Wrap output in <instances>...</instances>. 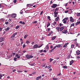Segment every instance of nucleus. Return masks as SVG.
I'll use <instances>...</instances> for the list:
<instances>
[{"instance_id":"obj_1","label":"nucleus","mask_w":80,"mask_h":80,"mask_svg":"<svg viewBox=\"0 0 80 80\" xmlns=\"http://www.w3.org/2000/svg\"><path fill=\"white\" fill-rule=\"evenodd\" d=\"M26 58L28 59H30V58H33V56L32 55H26Z\"/></svg>"},{"instance_id":"obj_2","label":"nucleus","mask_w":80,"mask_h":80,"mask_svg":"<svg viewBox=\"0 0 80 80\" xmlns=\"http://www.w3.org/2000/svg\"><path fill=\"white\" fill-rule=\"evenodd\" d=\"M57 7V4H53L52 6H51V7L53 8H56Z\"/></svg>"},{"instance_id":"obj_3","label":"nucleus","mask_w":80,"mask_h":80,"mask_svg":"<svg viewBox=\"0 0 80 80\" xmlns=\"http://www.w3.org/2000/svg\"><path fill=\"white\" fill-rule=\"evenodd\" d=\"M70 22H74V20H73V18H72V17H70Z\"/></svg>"},{"instance_id":"obj_4","label":"nucleus","mask_w":80,"mask_h":80,"mask_svg":"<svg viewBox=\"0 0 80 80\" xmlns=\"http://www.w3.org/2000/svg\"><path fill=\"white\" fill-rule=\"evenodd\" d=\"M53 34V31H50V32H49V34H48V36H50Z\"/></svg>"},{"instance_id":"obj_5","label":"nucleus","mask_w":80,"mask_h":80,"mask_svg":"<svg viewBox=\"0 0 80 80\" xmlns=\"http://www.w3.org/2000/svg\"><path fill=\"white\" fill-rule=\"evenodd\" d=\"M33 48H38V44H35L33 47Z\"/></svg>"},{"instance_id":"obj_6","label":"nucleus","mask_w":80,"mask_h":80,"mask_svg":"<svg viewBox=\"0 0 80 80\" xmlns=\"http://www.w3.org/2000/svg\"><path fill=\"white\" fill-rule=\"evenodd\" d=\"M57 10H62V9H61V8H57L56 9H55V11L57 12Z\"/></svg>"},{"instance_id":"obj_7","label":"nucleus","mask_w":80,"mask_h":80,"mask_svg":"<svg viewBox=\"0 0 80 80\" xmlns=\"http://www.w3.org/2000/svg\"><path fill=\"white\" fill-rule=\"evenodd\" d=\"M17 17V15L16 14H13L12 15V18H16Z\"/></svg>"},{"instance_id":"obj_8","label":"nucleus","mask_w":80,"mask_h":80,"mask_svg":"<svg viewBox=\"0 0 80 80\" xmlns=\"http://www.w3.org/2000/svg\"><path fill=\"white\" fill-rule=\"evenodd\" d=\"M76 54L78 55H80V51L79 50H78L76 51Z\"/></svg>"},{"instance_id":"obj_9","label":"nucleus","mask_w":80,"mask_h":80,"mask_svg":"<svg viewBox=\"0 0 80 80\" xmlns=\"http://www.w3.org/2000/svg\"><path fill=\"white\" fill-rule=\"evenodd\" d=\"M42 78V76H38L36 78V80H39V79H40V78Z\"/></svg>"},{"instance_id":"obj_10","label":"nucleus","mask_w":80,"mask_h":80,"mask_svg":"<svg viewBox=\"0 0 80 80\" xmlns=\"http://www.w3.org/2000/svg\"><path fill=\"white\" fill-rule=\"evenodd\" d=\"M15 38V36L13 34L11 37H10V38H12L11 39L12 40H14V38Z\"/></svg>"},{"instance_id":"obj_11","label":"nucleus","mask_w":80,"mask_h":80,"mask_svg":"<svg viewBox=\"0 0 80 80\" xmlns=\"http://www.w3.org/2000/svg\"><path fill=\"white\" fill-rule=\"evenodd\" d=\"M56 47H58V48H60V47H62V45L61 44H58L56 45Z\"/></svg>"},{"instance_id":"obj_12","label":"nucleus","mask_w":80,"mask_h":80,"mask_svg":"<svg viewBox=\"0 0 80 80\" xmlns=\"http://www.w3.org/2000/svg\"><path fill=\"white\" fill-rule=\"evenodd\" d=\"M62 33H63L66 34V33H67V30H64L62 32Z\"/></svg>"},{"instance_id":"obj_13","label":"nucleus","mask_w":80,"mask_h":80,"mask_svg":"<svg viewBox=\"0 0 80 80\" xmlns=\"http://www.w3.org/2000/svg\"><path fill=\"white\" fill-rule=\"evenodd\" d=\"M73 62H74V61L73 60H72L71 61H70V65H72V64L73 63Z\"/></svg>"},{"instance_id":"obj_14","label":"nucleus","mask_w":80,"mask_h":80,"mask_svg":"<svg viewBox=\"0 0 80 80\" xmlns=\"http://www.w3.org/2000/svg\"><path fill=\"white\" fill-rule=\"evenodd\" d=\"M60 27H57L56 28V30H58V32H60Z\"/></svg>"},{"instance_id":"obj_15","label":"nucleus","mask_w":80,"mask_h":80,"mask_svg":"<svg viewBox=\"0 0 80 80\" xmlns=\"http://www.w3.org/2000/svg\"><path fill=\"white\" fill-rule=\"evenodd\" d=\"M3 38H0V43L1 42H3Z\"/></svg>"},{"instance_id":"obj_16","label":"nucleus","mask_w":80,"mask_h":80,"mask_svg":"<svg viewBox=\"0 0 80 80\" xmlns=\"http://www.w3.org/2000/svg\"><path fill=\"white\" fill-rule=\"evenodd\" d=\"M63 29H64V27H61V28H60V31H62V30H63Z\"/></svg>"},{"instance_id":"obj_17","label":"nucleus","mask_w":80,"mask_h":80,"mask_svg":"<svg viewBox=\"0 0 80 80\" xmlns=\"http://www.w3.org/2000/svg\"><path fill=\"white\" fill-rule=\"evenodd\" d=\"M68 43H66L63 46V47H66L68 45Z\"/></svg>"},{"instance_id":"obj_18","label":"nucleus","mask_w":80,"mask_h":80,"mask_svg":"<svg viewBox=\"0 0 80 80\" xmlns=\"http://www.w3.org/2000/svg\"><path fill=\"white\" fill-rule=\"evenodd\" d=\"M29 63V65H30L31 66H33V65H35V62L33 63L32 64H30V63Z\"/></svg>"},{"instance_id":"obj_19","label":"nucleus","mask_w":80,"mask_h":80,"mask_svg":"<svg viewBox=\"0 0 80 80\" xmlns=\"http://www.w3.org/2000/svg\"><path fill=\"white\" fill-rule=\"evenodd\" d=\"M56 37H57L56 36H54V37L52 38V40H55L56 38Z\"/></svg>"},{"instance_id":"obj_20","label":"nucleus","mask_w":80,"mask_h":80,"mask_svg":"<svg viewBox=\"0 0 80 80\" xmlns=\"http://www.w3.org/2000/svg\"><path fill=\"white\" fill-rule=\"evenodd\" d=\"M68 19V18H65L63 19L62 21H66Z\"/></svg>"},{"instance_id":"obj_21","label":"nucleus","mask_w":80,"mask_h":80,"mask_svg":"<svg viewBox=\"0 0 80 80\" xmlns=\"http://www.w3.org/2000/svg\"><path fill=\"white\" fill-rule=\"evenodd\" d=\"M62 68H67V66H64L63 67H62Z\"/></svg>"},{"instance_id":"obj_22","label":"nucleus","mask_w":80,"mask_h":80,"mask_svg":"<svg viewBox=\"0 0 80 80\" xmlns=\"http://www.w3.org/2000/svg\"><path fill=\"white\" fill-rule=\"evenodd\" d=\"M80 21L76 23V25H78V24H80Z\"/></svg>"},{"instance_id":"obj_23","label":"nucleus","mask_w":80,"mask_h":80,"mask_svg":"<svg viewBox=\"0 0 80 80\" xmlns=\"http://www.w3.org/2000/svg\"><path fill=\"white\" fill-rule=\"evenodd\" d=\"M9 29H10V28L9 27H8L5 29V30L6 31H8V30H9Z\"/></svg>"},{"instance_id":"obj_24","label":"nucleus","mask_w":80,"mask_h":80,"mask_svg":"<svg viewBox=\"0 0 80 80\" xmlns=\"http://www.w3.org/2000/svg\"><path fill=\"white\" fill-rule=\"evenodd\" d=\"M60 18L58 17H57L56 19V21H57L58 20V19H59Z\"/></svg>"},{"instance_id":"obj_25","label":"nucleus","mask_w":80,"mask_h":80,"mask_svg":"<svg viewBox=\"0 0 80 80\" xmlns=\"http://www.w3.org/2000/svg\"><path fill=\"white\" fill-rule=\"evenodd\" d=\"M58 12H57V11H55L54 12V13L55 15H58Z\"/></svg>"},{"instance_id":"obj_26","label":"nucleus","mask_w":80,"mask_h":80,"mask_svg":"<svg viewBox=\"0 0 80 80\" xmlns=\"http://www.w3.org/2000/svg\"><path fill=\"white\" fill-rule=\"evenodd\" d=\"M49 48V47H48V45H47L46 46V49L47 50H48Z\"/></svg>"},{"instance_id":"obj_27","label":"nucleus","mask_w":80,"mask_h":80,"mask_svg":"<svg viewBox=\"0 0 80 80\" xmlns=\"http://www.w3.org/2000/svg\"><path fill=\"white\" fill-rule=\"evenodd\" d=\"M28 36V35H25V36L24 37V38L25 39L26 38H27V37Z\"/></svg>"},{"instance_id":"obj_28","label":"nucleus","mask_w":80,"mask_h":80,"mask_svg":"<svg viewBox=\"0 0 80 80\" xmlns=\"http://www.w3.org/2000/svg\"><path fill=\"white\" fill-rule=\"evenodd\" d=\"M74 25H75V24H74V23L72 24L71 25V26H70V28H71V27L74 26Z\"/></svg>"},{"instance_id":"obj_29","label":"nucleus","mask_w":80,"mask_h":80,"mask_svg":"<svg viewBox=\"0 0 80 80\" xmlns=\"http://www.w3.org/2000/svg\"><path fill=\"white\" fill-rule=\"evenodd\" d=\"M49 23L47 25V28L48 27H49V26H50V23L49 22H48Z\"/></svg>"},{"instance_id":"obj_30","label":"nucleus","mask_w":80,"mask_h":80,"mask_svg":"<svg viewBox=\"0 0 80 80\" xmlns=\"http://www.w3.org/2000/svg\"><path fill=\"white\" fill-rule=\"evenodd\" d=\"M17 58H13V60H14V61H17Z\"/></svg>"},{"instance_id":"obj_31","label":"nucleus","mask_w":80,"mask_h":80,"mask_svg":"<svg viewBox=\"0 0 80 80\" xmlns=\"http://www.w3.org/2000/svg\"><path fill=\"white\" fill-rule=\"evenodd\" d=\"M43 45V44H42L40 46H38V48H40V47H42Z\"/></svg>"},{"instance_id":"obj_32","label":"nucleus","mask_w":80,"mask_h":80,"mask_svg":"<svg viewBox=\"0 0 80 80\" xmlns=\"http://www.w3.org/2000/svg\"><path fill=\"white\" fill-rule=\"evenodd\" d=\"M19 27H20V26H18L16 27L15 28L16 29H18V28Z\"/></svg>"},{"instance_id":"obj_33","label":"nucleus","mask_w":80,"mask_h":80,"mask_svg":"<svg viewBox=\"0 0 80 80\" xmlns=\"http://www.w3.org/2000/svg\"><path fill=\"white\" fill-rule=\"evenodd\" d=\"M77 16L79 17V16H80V13H78L77 14Z\"/></svg>"},{"instance_id":"obj_34","label":"nucleus","mask_w":80,"mask_h":80,"mask_svg":"<svg viewBox=\"0 0 80 80\" xmlns=\"http://www.w3.org/2000/svg\"><path fill=\"white\" fill-rule=\"evenodd\" d=\"M52 79H53V80H58V78H53Z\"/></svg>"},{"instance_id":"obj_35","label":"nucleus","mask_w":80,"mask_h":80,"mask_svg":"<svg viewBox=\"0 0 80 80\" xmlns=\"http://www.w3.org/2000/svg\"><path fill=\"white\" fill-rule=\"evenodd\" d=\"M75 46V45H74L72 44L71 45V48H73L74 47V46Z\"/></svg>"},{"instance_id":"obj_36","label":"nucleus","mask_w":80,"mask_h":80,"mask_svg":"<svg viewBox=\"0 0 80 80\" xmlns=\"http://www.w3.org/2000/svg\"><path fill=\"white\" fill-rule=\"evenodd\" d=\"M49 60L50 61V62H52L53 61V59H52V58H50Z\"/></svg>"},{"instance_id":"obj_37","label":"nucleus","mask_w":80,"mask_h":80,"mask_svg":"<svg viewBox=\"0 0 80 80\" xmlns=\"http://www.w3.org/2000/svg\"><path fill=\"white\" fill-rule=\"evenodd\" d=\"M43 49H42V50H40L39 52H40L41 53H42V52H43Z\"/></svg>"},{"instance_id":"obj_38","label":"nucleus","mask_w":80,"mask_h":80,"mask_svg":"<svg viewBox=\"0 0 80 80\" xmlns=\"http://www.w3.org/2000/svg\"><path fill=\"white\" fill-rule=\"evenodd\" d=\"M9 22H5V23L6 25H7V24H8Z\"/></svg>"},{"instance_id":"obj_39","label":"nucleus","mask_w":80,"mask_h":80,"mask_svg":"<svg viewBox=\"0 0 80 80\" xmlns=\"http://www.w3.org/2000/svg\"><path fill=\"white\" fill-rule=\"evenodd\" d=\"M63 24L60 23H59V26H60V27H62V26H63Z\"/></svg>"},{"instance_id":"obj_40","label":"nucleus","mask_w":80,"mask_h":80,"mask_svg":"<svg viewBox=\"0 0 80 80\" xmlns=\"http://www.w3.org/2000/svg\"><path fill=\"white\" fill-rule=\"evenodd\" d=\"M17 72L18 73H22V71H18Z\"/></svg>"},{"instance_id":"obj_41","label":"nucleus","mask_w":80,"mask_h":80,"mask_svg":"<svg viewBox=\"0 0 80 80\" xmlns=\"http://www.w3.org/2000/svg\"><path fill=\"white\" fill-rule=\"evenodd\" d=\"M26 46V45H25V44H24L22 46L23 48H25V47Z\"/></svg>"},{"instance_id":"obj_42","label":"nucleus","mask_w":80,"mask_h":80,"mask_svg":"<svg viewBox=\"0 0 80 80\" xmlns=\"http://www.w3.org/2000/svg\"><path fill=\"white\" fill-rule=\"evenodd\" d=\"M63 23H67V21H63Z\"/></svg>"},{"instance_id":"obj_43","label":"nucleus","mask_w":80,"mask_h":80,"mask_svg":"<svg viewBox=\"0 0 80 80\" xmlns=\"http://www.w3.org/2000/svg\"><path fill=\"white\" fill-rule=\"evenodd\" d=\"M43 11H41L40 13V15H42V13H43Z\"/></svg>"},{"instance_id":"obj_44","label":"nucleus","mask_w":80,"mask_h":80,"mask_svg":"<svg viewBox=\"0 0 80 80\" xmlns=\"http://www.w3.org/2000/svg\"><path fill=\"white\" fill-rule=\"evenodd\" d=\"M17 32H15V33H14L13 34V35L14 36H15V35H17Z\"/></svg>"},{"instance_id":"obj_45","label":"nucleus","mask_w":80,"mask_h":80,"mask_svg":"<svg viewBox=\"0 0 80 80\" xmlns=\"http://www.w3.org/2000/svg\"><path fill=\"white\" fill-rule=\"evenodd\" d=\"M56 23H57V22H54V24H53V25H56Z\"/></svg>"},{"instance_id":"obj_46","label":"nucleus","mask_w":80,"mask_h":80,"mask_svg":"<svg viewBox=\"0 0 80 80\" xmlns=\"http://www.w3.org/2000/svg\"><path fill=\"white\" fill-rule=\"evenodd\" d=\"M26 43L28 44V43H30V42L29 41H26Z\"/></svg>"},{"instance_id":"obj_47","label":"nucleus","mask_w":80,"mask_h":80,"mask_svg":"<svg viewBox=\"0 0 80 80\" xmlns=\"http://www.w3.org/2000/svg\"><path fill=\"white\" fill-rule=\"evenodd\" d=\"M61 74V72H59V74H57V76H59V75H60Z\"/></svg>"},{"instance_id":"obj_48","label":"nucleus","mask_w":80,"mask_h":80,"mask_svg":"<svg viewBox=\"0 0 80 80\" xmlns=\"http://www.w3.org/2000/svg\"><path fill=\"white\" fill-rule=\"evenodd\" d=\"M13 2L14 3H16V2H17V0H14L13 1Z\"/></svg>"},{"instance_id":"obj_49","label":"nucleus","mask_w":80,"mask_h":80,"mask_svg":"<svg viewBox=\"0 0 80 80\" xmlns=\"http://www.w3.org/2000/svg\"><path fill=\"white\" fill-rule=\"evenodd\" d=\"M57 48V46H55L52 49H55V48Z\"/></svg>"},{"instance_id":"obj_50","label":"nucleus","mask_w":80,"mask_h":80,"mask_svg":"<svg viewBox=\"0 0 80 80\" xmlns=\"http://www.w3.org/2000/svg\"><path fill=\"white\" fill-rule=\"evenodd\" d=\"M53 50H54V49H52L50 50V51L51 52H52L53 51Z\"/></svg>"},{"instance_id":"obj_51","label":"nucleus","mask_w":80,"mask_h":80,"mask_svg":"<svg viewBox=\"0 0 80 80\" xmlns=\"http://www.w3.org/2000/svg\"><path fill=\"white\" fill-rule=\"evenodd\" d=\"M2 30H3V28H0V32L1 31H2Z\"/></svg>"},{"instance_id":"obj_52","label":"nucleus","mask_w":80,"mask_h":80,"mask_svg":"<svg viewBox=\"0 0 80 80\" xmlns=\"http://www.w3.org/2000/svg\"><path fill=\"white\" fill-rule=\"evenodd\" d=\"M43 39H44V38L43 37H42V38L41 39V40H43Z\"/></svg>"},{"instance_id":"obj_53","label":"nucleus","mask_w":80,"mask_h":80,"mask_svg":"<svg viewBox=\"0 0 80 80\" xmlns=\"http://www.w3.org/2000/svg\"><path fill=\"white\" fill-rule=\"evenodd\" d=\"M18 54H17L16 56H15V57H18Z\"/></svg>"},{"instance_id":"obj_54","label":"nucleus","mask_w":80,"mask_h":80,"mask_svg":"<svg viewBox=\"0 0 80 80\" xmlns=\"http://www.w3.org/2000/svg\"><path fill=\"white\" fill-rule=\"evenodd\" d=\"M43 52H44V53H46V52H47V51H46V50H43Z\"/></svg>"},{"instance_id":"obj_55","label":"nucleus","mask_w":80,"mask_h":80,"mask_svg":"<svg viewBox=\"0 0 80 80\" xmlns=\"http://www.w3.org/2000/svg\"><path fill=\"white\" fill-rule=\"evenodd\" d=\"M37 23V21H35L33 22V23Z\"/></svg>"},{"instance_id":"obj_56","label":"nucleus","mask_w":80,"mask_h":80,"mask_svg":"<svg viewBox=\"0 0 80 80\" xmlns=\"http://www.w3.org/2000/svg\"><path fill=\"white\" fill-rule=\"evenodd\" d=\"M77 58H80V56H78L77 57Z\"/></svg>"},{"instance_id":"obj_57","label":"nucleus","mask_w":80,"mask_h":80,"mask_svg":"<svg viewBox=\"0 0 80 80\" xmlns=\"http://www.w3.org/2000/svg\"><path fill=\"white\" fill-rule=\"evenodd\" d=\"M45 66H46V64H44L43 66H42V67H45Z\"/></svg>"},{"instance_id":"obj_58","label":"nucleus","mask_w":80,"mask_h":80,"mask_svg":"<svg viewBox=\"0 0 80 80\" xmlns=\"http://www.w3.org/2000/svg\"><path fill=\"white\" fill-rule=\"evenodd\" d=\"M50 28H48V31H50Z\"/></svg>"},{"instance_id":"obj_59","label":"nucleus","mask_w":80,"mask_h":80,"mask_svg":"<svg viewBox=\"0 0 80 80\" xmlns=\"http://www.w3.org/2000/svg\"><path fill=\"white\" fill-rule=\"evenodd\" d=\"M16 53L13 52L12 53V55H15Z\"/></svg>"},{"instance_id":"obj_60","label":"nucleus","mask_w":80,"mask_h":80,"mask_svg":"<svg viewBox=\"0 0 80 80\" xmlns=\"http://www.w3.org/2000/svg\"><path fill=\"white\" fill-rule=\"evenodd\" d=\"M68 11H65V13H68Z\"/></svg>"},{"instance_id":"obj_61","label":"nucleus","mask_w":80,"mask_h":80,"mask_svg":"<svg viewBox=\"0 0 80 80\" xmlns=\"http://www.w3.org/2000/svg\"><path fill=\"white\" fill-rule=\"evenodd\" d=\"M26 52H27V51H23V53H25Z\"/></svg>"},{"instance_id":"obj_62","label":"nucleus","mask_w":80,"mask_h":80,"mask_svg":"<svg viewBox=\"0 0 80 80\" xmlns=\"http://www.w3.org/2000/svg\"><path fill=\"white\" fill-rule=\"evenodd\" d=\"M48 19H50V16L48 17Z\"/></svg>"},{"instance_id":"obj_63","label":"nucleus","mask_w":80,"mask_h":80,"mask_svg":"<svg viewBox=\"0 0 80 80\" xmlns=\"http://www.w3.org/2000/svg\"><path fill=\"white\" fill-rule=\"evenodd\" d=\"M51 67H50V66H48V68L49 69V68H50Z\"/></svg>"},{"instance_id":"obj_64","label":"nucleus","mask_w":80,"mask_h":80,"mask_svg":"<svg viewBox=\"0 0 80 80\" xmlns=\"http://www.w3.org/2000/svg\"><path fill=\"white\" fill-rule=\"evenodd\" d=\"M70 56H71V55H69L68 56V58H70Z\"/></svg>"}]
</instances>
